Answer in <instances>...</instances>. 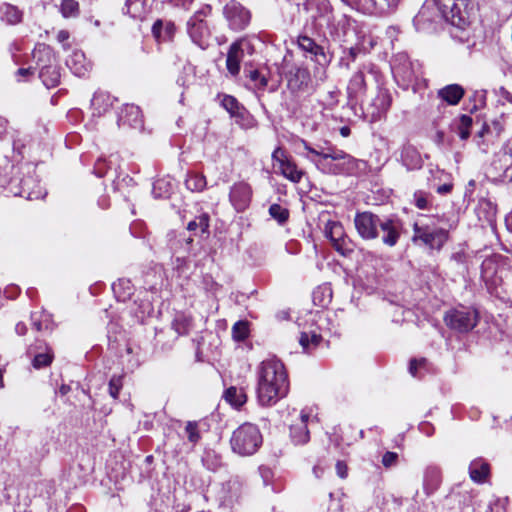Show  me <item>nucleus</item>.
Instances as JSON below:
<instances>
[{
    "instance_id": "f257e3e1",
    "label": "nucleus",
    "mask_w": 512,
    "mask_h": 512,
    "mask_svg": "<svg viewBox=\"0 0 512 512\" xmlns=\"http://www.w3.org/2000/svg\"><path fill=\"white\" fill-rule=\"evenodd\" d=\"M257 376V399L261 406H273L288 394V376L280 360L270 358L262 361Z\"/></svg>"
},
{
    "instance_id": "f03ea898",
    "label": "nucleus",
    "mask_w": 512,
    "mask_h": 512,
    "mask_svg": "<svg viewBox=\"0 0 512 512\" xmlns=\"http://www.w3.org/2000/svg\"><path fill=\"white\" fill-rule=\"evenodd\" d=\"M438 8L441 17L453 26L450 32L452 38L469 43V27L478 10L475 0H438Z\"/></svg>"
},
{
    "instance_id": "7ed1b4c3",
    "label": "nucleus",
    "mask_w": 512,
    "mask_h": 512,
    "mask_svg": "<svg viewBox=\"0 0 512 512\" xmlns=\"http://www.w3.org/2000/svg\"><path fill=\"white\" fill-rule=\"evenodd\" d=\"M305 148L312 154L320 157L316 162L317 166L325 173L333 175H352L364 166V162L355 159L343 150L335 147H329L322 150H316L305 143Z\"/></svg>"
},
{
    "instance_id": "20e7f679",
    "label": "nucleus",
    "mask_w": 512,
    "mask_h": 512,
    "mask_svg": "<svg viewBox=\"0 0 512 512\" xmlns=\"http://www.w3.org/2000/svg\"><path fill=\"white\" fill-rule=\"evenodd\" d=\"M262 434L255 424L244 423L232 434L230 444L233 452L241 456L253 455L262 445Z\"/></svg>"
},
{
    "instance_id": "39448f33",
    "label": "nucleus",
    "mask_w": 512,
    "mask_h": 512,
    "mask_svg": "<svg viewBox=\"0 0 512 512\" xmlns=\"http://www.w3.org/2000/svg\"><path fill=\"white\" fill-rule=\"evenodd\" d=\"M32 58L40 67L39 78L47 88H54L60 83V68L56 64L51 48L38 44L32 52Z\"/></svg>"
},
{
    "instance_id": "423d86ee",
    "label": "nucleus",
    "mask_w": 512,
    "mask_h": 512,
    "mask_svg": "<svg viewBox=\"0 0 512 512\" xmlns=\"http://www.w3.org/2000/svg\"><path fill=\"white\" fill-rule=\"evenodd\" d=\"M479 313L472 307L459 306L448 310L444 315V322L447 327L457 333H468L473 330L479 322Z\"/></svg>"
},
{
    "instance_id": "0eeeda50",
    "label": "nucleus",
    "mask_w": 512,
    "mask_h": 512,
    "mask_svg": "<svg viewBox=\"0 0 512 512\" xmlns=\"http://www.w3.org/2000/svg\"><path fill=\"white\" fill-rule=\"evenodd\" d=\"M210 13L211 7L206 5L196 11L187 22V32L191 40L201 49H206L209 45L211 31L206 17L210 15Z\"/></svg>"
},
{
    "instance_id": "6e6552de",
    "label": "nucleus",
    "mask_w": 512,
    "mask_h": 512,
    "mask_svg": "<svg viewBox=\"0 0 512 512\" xmlns=\"http://www.w3.org/2000/svg\"><path fill=\"white\" fill-rule=\"evenodd\" d=\"M374 68L372 63L363 64L349 79L346 87L349 107L354 108L362 102L367 92V76L374 73Z\"/></svg>"
},
{
    "instance_id": "1a4fd4ad",
    "label": "nucleus",
    "mask_w": 512,
    "mask_h": 512,
    "mask_svg": "<svg viewBox=\"0 0 512 512\" xmlns=\"http://www.w3.org/2000/svg\"><path fill=\"white\" fill-rule=\"evenodd\" d=\"M413 230L412 240L414 242L421 241L430 249L440 250L448 239V231L442 228H431L428 225L420 226L415 223Z\"/></svg>"
},
{
    "instance_id": "9d476101",
    "label": "nucleus",
    "mask_w": 512,
    "mask_h": 512,
    "mask_svg": "<svg viewBox=\"0 0 512 512\" xmlns=\"http://www.w3.org/2000/svg\"><path fill=\"white\" fill-rule=\"evenodd\" d=\"M325 236L331 241L334 249L343 256H350L355 250V243L349 239L341 223L329 221L325 226Z\"/></svg>"
},
{
    "instance_id": "9b49d317",
    "label": "nucleus",
    "mask_w": 512,
    "mask_h": 512,
    "mask_svg": "<svg viewBox=\"0 0 512 512\" xmlns=\"http://www.w3.org/2000/svg\"><path fill=\"white\" fill-rule=\"evenodd\" d=\"M223 14L229 28L237 32L246 29L251 21V12L235 0L225 5Z\"/></svg>"
},
{
    "instance_id": "f8f14e48",
    "label": "nucleus",
    "mask_w": 512,
    "mask_h": 512,
    "mask_svg": "<svg viewBox=\"0 0 512 512\" xmlns=\"http://www.w3.org/2000/svg\"><path fill=\"white\" fill-rule=\"evenodd\" d=\"M440 18L438 0H427L414 17L413 24L418 31L431 32L435 30V24Z\"/></svg>"
},
{
    "instance_id": "ddd939ff",
    "label": "nucleus",
    "mask_w": 512,
    "mask_h": 512,
    "mask_svg": "<svg viewBox=\"0 0 512 512\" xmlns=\"http://www.w3.org/2000/svg\"><path fill=\"white\" fill-rule=\"evenodd\" d=\"M381 219L382 217L369 211L356 213L354 225L359 236L364 240H373L378 238Z\"/></svg>"
},
{
    "instance_id": "4468645a",
    "label": "nucleus",
    "mask_w": 512,
    "mask_h": 512,
    "mask_svg": "<svg viewBox=\"0 0 512 512\" xmlns=\"http://www.w3.org/2000/svg\"><path fill=\"white\" fill-rule=\"evenodd\" d=\"M379 231L382 233V243L388 247H394L403 232V222L394 215L384 216L380 221Z\"/></svg>"
},
{
    "instance_id": "2eb2a0df",
    "label": "nucleus",
    "mask_w": 512,
    "mask_h": 512,
    "mask_svg": "<svg viewBox=\"0 0 512 512\" xmlns=\"http://www.w3.org/2000/svg\"><path fill=\"white\" fill-rule=\"evenodd\" d=\"M117 125L125 131H141L143 129V118L140 108L133 104L124 105L118 114Z\"/></svg>"
},
{
    "instance_id": "dca6fc26",
    "label": "nucleus",
    "mask_w": 512,
    "mask_h": 512,
    "mask_svg": "<svg viewBox=\"0 0 512 512\" xmlns=\"http://www.w3.org/2000/svg\"><path fill=\"white\" fill-rule=\"evenodd\" d=\"M27 355L32 358V365L35 369L49 366L54 359L52 348L44 340L40 339H36L27 348Z\"/></svg>"
},
{
    "instance_id": "f3484780",
    "label": "nucleus",
    "mask_w": 512,
    "mask_h": 512,
    "mask_svg": "<svg viewBox=\"0 0 512 512\" xmlns=\"http://www.w3.org/2000/svg\"><path fill=\"white\" fill-rule=\"evenodd\" d=\"M394 77L402 80L405 84H410L417 79V73L414 65L406 55H398L392 64Z\"/></svg>"
},
{
    "instance_id": "a211bd4d",
    "label": "nucleus",
    "mask_w": 512,
    "mask_h": 512,
    "mask_svg": "<svg viewBox=\"0 0 512 512\" xmlns=\"http://www.w3.org/2000/svg\"><path fill=\"white\" fill-rule=\"evenodd\" d=\"M244 46H250V42L246 39L235 41L229 47L226 58V67L229 73L233 76H237L240 72V63L244 56Z\"/></svg>"
},
{
    "instance_id": "6ab92c4d",
    "label": "nucleus",
    "mask_w": 512,
    "mask_h": 512,
    "mask_svg": "<svg viewBox=\"0 0 512 512\" xmlns=\"http://www.w3.org/2000/svg\"><path fill=\"white\" fill-rule=\"evenodd\" d=\"M309 419L310 414L301 411L296 422L290 425V439L295 445H304L309 441L310 434L307 427Z\"/></svg>"
},
{
    "instance_id": "aec40b11",
    "label": "nucleus",
    "mask_w": 512,
    "mask_h": 512,
    "mask_svg": "<svg viewBox=\"0 0 512 512\" xmlns=\"http://www.w3.org/2000/svg\"><path fill=\"white\" fill-rule=\"evenodd\" d=\"M392 98L390 93L385 89H379L375 98L367 107L371 121L379 120L390 108Z\"/></svg>"
},
{
    "instance_id": "412c9836",
    "label": "nucleus",
    "mask_w": 512,
    "mask_h": 512,
    "mask_svg": "<svg viewBox=\"0 0 512 512\" xmlns=\"http://www.w3.org/2000/svg\"><path fill=\"white\" fill-rule=\"evenodd\" d=\"M252 191L247 183L239 182L234 184L230 190V201L238 210H244L250 203Z\"/></svg>"
},
{
    "instance_id": "4be33fe9",
    "label": "nucleus",
    "mask_w": 512,
    "mask_h": 512,
    "mask_svg": "<svg viewBox=\"0 0 512 512\" xmlns=\"http://www.w3.org/2000/svg\"><path fill=\"white\" fill-rule=\"evenodd\" d=\"M500 256L494 255L487 257L481 264V277L490 285H498L501 282V278L498 276Z\"/></svg>"
},
{
    "instance_id": "5701e85b",
    "label": "nucleus",
    "mask_w": 512,
    "mask_h": 512,
    "mask_svg": "<svg viewBox=\"0 0 512 512\" xmlns=\"http://www.w3.org/2000/svg\"><path fill=\"white\" fill-rule=\"evenodd\" d=\"M401 0H363L362 12L365 14H385L393 11Z\"/></svg>"
},
{
    "instance_id": "b1692460",
    "label": "nucleus",
    "mask_w": 512,
    "mask_h": 512,
    "mask_svg": "<svg viewBox=\"0 0 512 512\" xmlns=\"http://www.w3.org/2000/svg\"><path fill=\"white\" fill-rule=\"evenodd\" d=\"M67 67L76 76H84L90 69L91 65L86 60L85 54L82 51L76 50L66 60Z\"/></svg>"
},
{
    "instance_id": "393cba45",
    "label": "nucleus",
    "mask_w": 512,
    "mask_h": 512,
    "mask_svg": "<svg viewBox=\"0 0 512 512\" xmlns=\"http://www.w3.org/2000/svg\"><path fill=\"white\" fill-rule=\"evenodd\" d=\"M401 162L407 170H418L423 165V160L418 150L410 145H404L401 150Z\"/></svg>"
},
{
    "instance_id": "a878e982",
    "label": "nucleus",
    "mask_w": 512,
    "mask_h": 512,
    "mask_svg": "<svg viewBox=\"0 0 512 512\" xmlns=\"http://www.w3.org/2000/svg\"><path fill=\"white\" fill-rule=\"evenodd\" d=\"M298 46L303 51L310 53L314 60L319 64L322 65L327 62L323 48L319 46L312 38L308 36H299Z\"/></svg>"
},
{
    "instance_id": "bb28decb",
    "label": "nucleus",
    "mask_w": 512,
    "mask_h": 512,
    "mask_svg": "<svg viewBox=\"0 0 512 512\" xmlns=\"http://www.w3.org/2000/svg\"><path fill=\"white\" fill-rule=\"evenodd\" d=\"M176 27L172 21L157 19L152 26L153 36L163 42L173 39Z\"/></svg>"
},
{
    "instance_id": "cd10ccee",
    "label": "nucleus",
    "mask_w": 512,
    "mask_h": 512,
    "mask_svg": "<svg viewBox=\"0 0 512 512\" xmlns=\"http://www.w3.org/2000/svg\"><path fill=\"white\" fill-rule=\"evenodd\" d=\"M441 483V472L435 466H428L424 472L423 488L427 495L436 491Z\"/></svg>"
},
{
    "instance_id": "c85d7f7f",
    "label": "nucleus",
    "mask_w": 512,
    "mask_h": 512,
    "mask_svg": "<svg viewBox=\"0 0 512 512\" xmlns=\"http://www.w3.org/2000/svg\"><path fill=\"white\" fill-rule=\"evenodd\" d=\"M438 96L449 105H457L464 96V89L458 84H450L440 89Z\"/></svg>"
},
{
    "instance_id": "c756f323",
    "label": "nucleus",
    "mask_w": 512,
    "mask_h": 512,
    "mask_svg": "<svg viewBox=\"0 0 512 512\" xmlns=\"http://www.w3.org/2000/svg\"><path fill=\"white\" fill-rule=\"evenodd\" d=\"M0 18L9 25H16L22 21L23 12L9 3H3L0 6Z\"/></svg>"
},
{
    "instance_id": "7c9ffc66",
    "label": "nucleus",
    "mask_w": 512,
    "mask_h": 512,
    "mask_svg": "<svg viewBox=\"0 0 512 512\" xmlns=\"http://www.w3.org/2000/svg\"><path fill=\"white\" fill-rule=\"evenodd\" d=\"M113 104L111 96L103 91H98L93 95L91 106L93 108V115H101L105 113Z\"/></svg>"
},
{
    "instance_id": "2f4dec72",
    "label": "nucleus",
    "mask_w": 512,
    "mask_h": 512,
    "mask_svg": "<svg viewBox=\"0 0 512 512\" xmlns=\"http://www.w3.org/2000/svg\"><path fill=\"white\" fill-rule=\"evenodd\" d=\"M31 323L33 329L38 332H51L54 329V322L51 318V315L46 312L31 313Z\"/></svg>"
},
{
    "instance_id": "473e14b6",
    "label": "nucleus",
    "mask_w": 512,
    "mask_h": 512,
    "mask_svg": "<svg viewBox=\"0 0 512 512\" xmlns=\"http://www.w3.org/2000/svg\"><path fill=\"white\" fill-rule=\"evenodd\" d=\"M470 477L475 482H484L489 474V464L483 459H475L469 466Z\"/></svg>"
},
{
    "instance_id": "72a5a7b5",
    "label": "nucleus",
    "mask_w": 512,
    "mask_h": 512,
    "mask_svg": "<svg viewBox=\"0 0 512 512\" xmlns=\"http://www.w3.org/2000/svg\"><path fill=\"white\" fill-rule=\"evenodd\" d=\"M112 290L117 300L125 302L133 294L134 287L130 280L119 279L117 282L113 283Z\"/></svg>"
},
{
    "instance_id": "f704fd0d",
    "label": "nucleus",
    "mask_w": 512,
    "mask_h": 512,
    "mask_svg": "<svg viewBox=\"0 0 512 512\" xmlns=\"http://www.w3.org/2000/svg\"><path fill=\"white\" fill-rule=\"evenodd\" d=\"M224 398L228 403H230L235 408H240L247 401V395L245 393V390L243 388H238L234 386L229 387L227 390H225Z\"/></svg>"
},
{
    "instance_id": "c9c22d12",
    "label": "nucleus",
    "mask_w": 512,
    "mask_h": 512,
    "mask_svg": "<svg viewBox=\"0 0 512 512\" xmlns=\"http://www.w3.org/2000/svg\"><path fill=\"white\" fill-rule=\"evenodd\" d=\"M279 169H280L281 174L285 178L289 179L290 181H292L294 183L300 182V180L303 176L302 170L298 169L297 165L291 158L288 161H286L285 163H282V165L280 166Z\"/></svg>"
},
{
    "instance_id": "e433bc0d",
    "label": "nucleus",
    "mask_w": 512,
    "mask_h": 512,
    "mask_svg": "<svg viewBox=\"0 0 512 512\" xmlns=\"http://www.w3.org/2000/svg\"><path fill=\"white\" fill-rule=\"evenodd\" d=\"M472 126V118L468 115H461L452 124L453 130L462 140H466L470 136V128Z\"/></svg>"
},
{
    "instance_id": "4c0bfd02",
    "label": "nucleus",
    "mask_w": 512,
    "mask_h": 512,
    "mask_svg": "<svg viewBox=\"0 0 512 512\" xmlns=\"http://www.w3.org/2000/svg\"><path fill=\"white\" fill-rule=\"evenodd\" d=\"M322 341V336L319 334L302 332L299 337V343L302 346L303 350L309 353L311 350L315 349L320 342Z\"/></svg>"
},
{
    "instance_id": "58836bf2",
    "label": "nucleus",
    "mask_w": 512,
    "mask_h": 512,
    "mask_svg": "<svg viewBox=\"0 0 512 512\" xmlns=\"http://www.w3.org/2000/svg\"><path fill=\"white\" fill-rule=\"evenodd\" d=\"M340 96L341 91L337 87H334L332 90H329L322 95L320 103L325 109L332 110L338 106Z\"/></svg>"
},
{
    "instance_id": "ea45409f",
    "label": "nucleus",
    "mask_w": 512,
    "mask_h": 512,
    "mask_svg": "<svg viewBox=\"0 0 512 512\" xmlns=\"http://www.w3.org/2000/svg\"><path fill=\"white\" fill-rule=\"evenodd\" d=\"M231 117L234 118L236 123L242 128L248 129L254 126V118L243 106Z\"/></svg>"
},
{
    "instance_id": "a19ab883",
    "label": "nucleus",
    "mask_w": 512,
    "mask_h": 512,
    "mask_svg": "<svg viewBox=\"0 0 512 512\" xmlns=\"http://www.w3.org/2000/svg\"><path fill=\"white\" fill-rule=\"evenodd\" d=\"M171 190V183L165 179H158L153 183L152 193L155 198H167Z\"/></svg>"
},
{
    "instance_id": "79ce46f5",
    "label": "nucleus",
    "mask_w": 512,
    "mask_h": 512,
    "mask_svg": "<svg viewBox=\"0 0 512 512\" xmlns=\"http://www.w3.org/2000/svg\"><path fill=\"white\" fill-rule=\"evenodd\" d=\"M172 327L177 334L185 335L190 330L191 320L184 314H177L172 322Z\"/></svg>"
},
{
    "instance_id": "37998d69",
    "label": "nucleus",
    "mask_w": 512,
    "mask_h": 512,
    "mask_svg": "<svg viewBox=\"0 0 512 512\" xmlns=\"http://www.w3.org/2000/svg\"><path fill=\"white\" fill-rule=\"evenodd\" d=\"M187 189L200 192L206 187V178L201 174L189 175L185 181Z\"/></svg>"
},
{
    "instance_id": "c03bdc74",
    "label": "nucleus",
    "mask_w": 512,
    "mask_h": 512,
    "mask_svg": "<svg viewBox=\"0 0 512 512\" xmlns=\"http://www.w3.org/2000/svg\"><path fill=\"white\" fill-rule=\"evenodd\" d=\"M209 228V215L207 213H202L197 216L194 220L188 223L187 229L189 231H195L200 229L202 233L208 232Z\"/></svg>"
},
{
    "instance_id": "a18cd8bd",
    "label": "nucleus",
    "mask_w": 512,
    "mask_h": 512,
    "mask_svg": "<svg viewBox=\"0 0 512 512\" xmlns=\"http://www.w3.org/2000/svg\"><path fill=\"white\" fill-rule=\"evenodd\" d=\"M142 11L141 0H126L123 13L131 18H138Z\"/></svg>"
},
{
    "instance_id": "49530a36",
    "label": "nucleus",
    "mask_w": 512,
    "mask_h": 512,
    "mask_svg": "<svg viewBox=\"0 0 512 512\" xmlns=\"http://www.w3.org/2000/svg\"><path fill=\"white\" fill-rule=\"evenodd\" d=\"M310 75L307 69L297 68L294 74V79L290 80V84L295 82V85L298 89H302L306 87L309 83Z\"/></svg>"
},
{
    "instance_id": "de8ad7c7",
    "label": "nucleus",
    "mask_w": 512,
    "mask_h": 512,
    "mask_svg": "<svg viewBox=\"0 0 512 512\" xmlns=\"http://www.w3.org/2000/svg\"><path fill=\"white\" fill-rule=\"evenodd\" d=\"M270 216L280 224L285 223L289 217V211L279 204H272L269 208Z\"/></svg>"
},
{
    "instance_id": "09e8293b",
    "label": "nucleus",
    "mask_w": 512,
    "mask_h": 512,
    "mask_svg": "<svg viewBox=\"0 0 512 512\" xmlns=\"http://www.w3.org/2000/svg\"><path fill=\"white\" fill-rule=\"evenodd\" d=\"M221 105L230 114V116H233L242 106L238 100L231 95H224L221 100Z\"/></svg>"
},
{
    "instance_id": "8fccbe9b",
    "label": "nucleus",
    "mask_w": 512,
    "mask_h": 512,
    "mask_svg": "<svg viewBox=\"0 0 512 512\" xmlns=\"http://www.w3.org/2000/svg\"><path fill=\"white\" fill-rule=\"evenodd\" d=\"M185 432L187 434L188 441L195 445L201 438L198 429V422L188 421L185 426Z\"/></svg>"
},
{
    "instance_id": "3c124183",
    "label": "nucleus",
    "mask_w": 512,
    "mask_h": 512,
    "mask_svg": "<svg viewBox=\"0 0 512 512\" xmlns=\"http://www.w3.org/2000/svg\"><path fill=\"white\" fill-rule=\"evenodd\" d=\"M245 72L247 73V77H249L250 80L254 82L256 88L264 89L267 86L268 79L259 70H245Z\"/></svg>"
},
{
    "instance_id": "603ef678",
    "label": "nucleus",
    "mask_w": 512,
    "mask_h": 512,
    "mask_svg": "<svg viewBox=\"0 0 512 512\" xmlns=\"http://www.w3.org/2000/svg\"><path fill=\"white\" fill-rule=\"evenodd\" d=\"M79 4L75 0H63L61 4V12L64 17H72L77 15Z\"/></svg>"
},
{
    "instance_id": "864d4df0",
    "label": "nucleus",
    "mask_w": 512,
    "mask_h": 512,
    "mask_svg": "<svg viewBox=\"0 0 512 512\" xmlns=\"http://www.w3.org/2000/svg\"><path fill=\"white\" fill-rule=\"evenodd\" d=\"M413 202L415 206L419 209L425 210L429 209L430 207V201H429V194L424 191H416L413 195Z\"/></svg>"
},
{
    "instance_id": "5fc2aeb1",
    "label": "nucleus",
    "mask_w": 512,
    "mask_h": 512,
    "mask_svg": "<svg viewBox=\"0 0 512 512\" xmlns=\"http://www.w3.org/2000/svg\"><path fill=\"white\" fill-rule=\"evenodd\" d=\"M232 334L234 339L240 341L244 340L248 336V325L247 322L238 321L233 325Z\"/></svg>"
},
{
    "instance_id": "6e6d98bb",
    "label": "nucleus",
    "mask_w": 512,
    "mask_h": 512,
    "mask_svg": "<svg viewBox=\"0 0 512 512\" xmlns=\"http://www.w3.org/2000/svg\"><path fill=\"white\" fill-rule=\"evenodd\" d=\"M122 388V377L113 376L109 381V394L114 399L118 398L119 392Z\"/></svg>"
},
{
    "instance_id": "4d7b16f0",
    "label": "nucleus",
    "mask_w": 512,
    "mask_h": 512,
    "mask_svg": "<svg viewBox=\"0 0 512 512\" xmlns=\"http://www.w3.org/2000/svg\"><path fill=\"white\" fill-rule=\"evenodd\" d=\"M382 465L385 468H391L397 465L398 463V454L396 452L387 451L382 456L381 460Z\"/></svg>"
},
{
    "instance_id": "13d9d810",
    "label": "nucleus",
    "mask_w": 512,
    "mask_h": 512,
    "mask_svg": "<svg viewBox=\"0 0 512 512\" xmlns=\"http://www.w3.org/2000/svg\"><path fill=\"white\" fill-rule=\"evenodd\" d=\"M426 359H412L409 364V372L413 377H420L421 375L418 373L419 369H422L426 366Z\"/></svg>"
},
{
    "instance_id": "bf43d9fd",
    "label": "nucleus",
    "mask_w": 512,
    "mask_h": 512,
    "mask_svg": "<svg viewBox=\"0 0 512 512\" xmlns=\"http://www.w3.org/2000/svg\"><path fill=\"white\" fill-rule=\"evenodd\" d=\"M272 159L278 163V167L280 168V166L282 165V163H285L286 161H288L290 159V157H288L285 153V151L283 149H281L280 147L276 148L273 153H272Z\"/></svg>"
},
{
    "instance_id": "052dcab7",
    "label": "nucleus",
    "mask_w": 512,
    "mask_h": 512,
    "mask_svg": "<svg viewBox=\"0 0 512 512\" xmlns=\"http://www.w3.org/2000/svg\"><path fill=\"white\" fill-rule=\"evenodd\" d=\"M107 164L105 159H98L94 166V173L98 177H103L107 172Z\"/></svg>"
},
{
    "instance_id": "680f3d73",
    "label": "nucleus",
    "mask_w": 512,
    "mask_h": 512,
    "mask_svg": "<svg viewBox=\"0 0 512 512\" xmlns=\"http://www.w3.org/2000/svg\"><path fill=\"white\" fill-rule=\"evenodd\" d=\"M335 468H336L337 475L340 478L345 479L347 477L348 467L344 461H337Z\"/></svg>"
},
{
    "instance_id": "e2e57ef3",
    "label": "nucleus",
    "mask_w": 512,
    "mask_h": 512,
    "mask_svg": "<svg viewBox=\"0 0 512 512\" xmlns=\"http://www.w3.org/2000/svg\"><path fill=\"white\" fill-rule=\"evenodd\" d=\"M313 3L317 4L318 9L320 10V15L327 13L330 9L329 2L327 0H313L310 5Z\"/></svg>"
},
{
    "instance_id": "0e129e2a",
    "label": "nucleus",
    "mask_w": 512,
    "mask_h": 512,
    "mask_svg": "<svg viewBox=\"0 0 512 512\" xmlns=\"http://www.w3.org/2000/svg\"><path fill=\"white\" fill-rule=\"evenodd\" d=\"M70 37V34L67 30H60L58 33H57V40L60 42V43H63L64 44V48L67 49L68 48V45L65 44V42L69 39Z\"/></svg>"
},
{
    "instance_id": "69168bd1",
    "label": "nucleus",
    "mask_w": 512,
    "mask_h": 512,
    "mask_svg": "<svg viewBox=\"0 0 512 512\" xmlns=\"http://www.w3.org/2000/svg\"><path fill=\"white\" fill-rule=\"evenodd\" d=\"M341 1L362 12L363 0H341Z\"/></svg>"
},
{
    "instance_id": "338daca9",
    "label": "nucleus",
    "mask_w": 512,
    "mask_h": 512,
    "mask_svg": "<svg viewBox=\"0 0 512 512\" xmlns=\"http://www.w3.org/2000/svg\"><path fill=\"white\" fill-rule=\"evenodd\" d=\"M33 73H34V70L32 68H30V67L29 68H19L17 70L16 75L20 76V77H23V78H26V77H28L30 75H33Z\"/></svg>"
},
{
    "instance_id": "774afa93",
    "label": "nucleus",
    "mask_w": 512,
    "mask_h": 512,
    "mask_svg": "<svg viewBox=\"0 0 512 512\" xmlns=\"http://www.w3.org/2000/svg\"><path fill=\"white\" fill-rule=\"evenodd\" d=\"M27 330V326L23 322H18L15 326V332L20 336L25 335L27 333Z\"/></svg>"
}]
</instances>
